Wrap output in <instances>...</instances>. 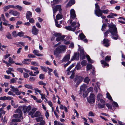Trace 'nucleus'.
I'll list each match as a JSON object with an SVG mask.
<instances>
[{
    "label": "nucleus",
    "mask_w": 125,
    "mask_h": 125,
    "mask_svg": "<svg viewBox=\"0 0 125 125\" xmlns=\"http://www.w3.org/2000/svg\"><path fill=\"white\" fill-rule=\"evenodd\" d=\"M105 105L108 108V109H111L112 108V105L109 104H106Z\"/></svg>",
    "instance_id": "680f3d73"
},
{
    "label": "nucleus",
    "mask_w": 125,
    "mask_h": 125,
    "mask_svg": "<svg viewBox=\"0 0 125 125\" xmlns=\"http://www.w3.org/2000/svg\"><path fill=\"white\" fill-rule=\"evenodd\" d=\"M59 48V49L60 51L62 52V51H65L66 49V46L65 45H60L58 47Z\"/></svg>",
    "instance_id": "2eb2a0df"
},
{
    "label": "nucleus",
    "mask_w": 125,
    "mask_h": 125,
    "mask_svg": "<svg viewBox=\"0 0 125 125\" xmlns=\"http://www.w3.org/2000/svg\"><path fill=\"white\" fill-rule=\"evenodd\" d=\"M112 105L113 107H117L118 106V105L117 103L115 102H113Z\"/></svg>",
    "instance_id": "4d7b16f0"
},
{
    "label": "nucleus",
    "mask_w": 125,
    "mask_h": 125,
    "mask_svg": "<svg viewBox=\"0 0 125 125\" xmlns=\"http://www.w3.org/2000/svg\"><path fill=\"white\" fill-rule=\"evenodd\" d=\"M31 64L32 65L34 66H38L39 65L38 63L36 62H31Z\"/></svg>",
    "instance_id": "3c124183"
},
{
    "label": "nucleus",
    "mask_w": 125,
    "mask_h": 125,
    "mask_svg": "<svg viewBox=\"0 0 125 125\" xmlns=\"http://www.w3.org/2000/svg\"><path fill=\"white\" fill-rule=\"evenodd\" d=\"M63 17V16L62 15L60 14H58L56 16V18L58 20H59L60 19H62Z\"/></svg>",
    "instance_id": "f704fd0d"
},
{
    "label": "nucleus",
    "mask_w": 125,
    "mask_h": 125,
    "mask_svg": "<svg viewBox=\"0 0 125 125\" xmlns=\"http://www.w3.org/2000/svg\"><path fill=\"white\" fill-rule=\"evenodd\" d=\"M6 36L9 39H12V37L11 34L9 32L7 33Z\"/></svg>",
    "instance_id": "c756f323"
},
{
    "label": "nucleus",
    "mask_w": 125,
    "mask_h": 125,
    "mask_svg": "<svg viewBox=\"0 0 125 125\" xmlns=\"http://www.w3.org/2000/svg\"><path fill=\"white\" fill-rule=\"evenodd\" d=\"M74 65V64H73L71 65L67 69L66 71H69L73 67Z\"/></svg>",
    "instance_id": "864d4df0"
},
{
    "label": "nucleus",
    "mask_w": 125,
    "mask_h": 125,
    "mask_svg": "<svg viewBox=\"0 0 125 125\" xmlns=\"http://www.w3.org/2000/svg\"><path fill=\"white\" fill-rule=\"evenodd\" d=\"M54 125H62V124L60 122L56 120L54 121Z\"/></svg>",
    "instance_id": "a19ab883"
},
{
    "label": "nucleus",
    "mask_w": 125,
    "mask_h": 125,
    "mask_svg": "<svg viewBox=\"0 0 125 125\" xmlns=\"http://www.w3.org/2000/svg\"><path fill=\"white\" fill-rule=\"evenodd\" d=\"M55 25H56V26L58 27H59V28L61 27L60 25V24H59L58 23V21L56 20H55Z\"/></svg>",
    "instance_id": "13d9d810"
},
{
    "label": "nucleus",
    "mask_w": 125,
    "mask_h": 125,
    "mask_svg": "<svg viewBox=\"0 0 125 125\" xmlns=\"http://www.w3.org/2000/svg\"><path fill=\"white\" fill-rule=\"evenodd\" d=\"M79 36L81 40H83L85 37V36L83 33H81L79 34Z\"/></svg>",
    "instance_id": "4c0bfd02"
},
{
    "label": "nucleus",
    "mask_w": 125,
    "mask_h": 125,
    "mask_svg": "<svg viewBox=\"0 0 125 125\" xmlns=\"http://www.w3.org/2000/svg\"><path fill=\"white\" fill-rule=\"evenodd\" d=\"M44 120L43 117H40L36 118V120L37 122H42V121H43Z\"/></svg>",
    "instance_id": "2f4dec72"
},
{
    "label": "nucleus",
    "mask_w": 125,
    "mask_h": 125,
    "mask_svg": "<svg viewBox=\"0 0 125 125\" xmlns=\"http://www.w3.org/2000/svg\"><path fill=\"white\" fill-rule=\"evenodd\" d=\"M11 34L12 36L14 37H16L17 36V34L16 31H13L11 33Z\"/></svg>",
    "instance_id": "de8ad7c7"
},
{
    "label": "nucleus",
    "mask_w": 125,
    "mask_h": 125,
    "mask_svg": "<svg viewBox=\"0 0 125 125\" xmlns=\"http://www.w3.org/2000/svg\"><path fill=\"white\" fill-rule=\"evenodd\" d=\"M106 25L105 24H103L102 27V31H104L105 29Z\"/></svg>",
    "instance_id": "0e129e2a"
},
{
    "label": "nucleus",
    "mask_w": 125,
    "mask_h": 125,
    "mask_svg": "<svg viewBox=\"0 0 125 125\" xmlns=\"http://www.w3.org/2000/svg\"><path fill=\"white\" fill-rule=\"evenodd\" d=\"M105 60L106 61H109L111 60V57L110 56H107L105 58Z\"/></svg>",
    "instance_id": "69168bd1"
},
{
    "label": "nucleus",
    "mask_w": 125,
    "mask_h": 125,
    "mask_svg": "<svg viewBox=\"0 0 125 125\" xmlns=\"http://www.w3.org/2000/svg\"><path fill=\"white\" fill-rule=\"evenodd\" d=\"M87 87V86L85 84H83L80 87L79 94H85L86 93V88Z\"/></svg>",
    "instance_id": "39448f33"
},
{
    "label": "nucleus",
    "mask_w": 125,
    "mask_h": 125,
    "mask_svg": "<svg viewBox=\"0 0 125 125\" xmlns=\"http://www.w3.org/2000/svg\"><path fill=\"white\" fill-rule=\"evenodd\" d=\"M39 30L37 29L35 26H33L32 29V33L35 35H36L38 33Z\"/></svg>",
    "instance_id": "ddd939ff"
},
{
    "label": "nucleus",
    "mask_w": 125,
    "mask_h": 125,
    "mask_svg": "<svg viewBox=\"0 0 125 125\" xmlns=\"http://www.w3.org/2000/svg\"><path fill=\"white\" fill-rule=\"evenodd\" d=\"M0 84L2 87L5 86V87H6L8 86V83H4V84L1 83H0Z\"/></svg>",
    "instance_id": "c03bdc74"
},
{
    "label": "nucleus",
    "mask_w": 125,
    "mask_h": 125,
    "mask_svg": "<svg viewBox=\"0 0 125 125\" xmlns=\"http://www.w3.org/2000/svg\"><path fill=\"white\" fill-rule=\"evenodd\" d=\"M6 96L0 97V100H6Z\"/></svg>",
    "instance_id": "e2e57ef3"
},
{
    "label": "nucleus",
    "mask_w": 125,
    "mask_h": 125,
    "mask_svg": "<svg viewBox=\"0 0 125 125\" xmlns=\"http://www.w3.org/2000/svg\"><path fill=\"white\" fill-rule=\"evenodd\" d=\"M86 57L87 58V60L89 62L91 63H93L94 62V61L93 60L91 59L90 57L87 54L86 55Z\"/></svg>",
    "instance_id": "393cba45"
},
{
    "label": "nucleus",
    "mask_w": 125,
    "mask_h": 125,
    "mask_svg": "<svg viewBox=\"0 0 125 125\" xmlns=\"http://www.w3.org/2000/svg\"><path fill=\"white\" fill-rule=\"evenodd\" d=\"M10 103L12 105V106H14V107H16L18 106L17 105H15L14 102L13 100H11V101Z\"/></svg>",
    "instance_id": "09e8293b"
},
{
    "label": "nucleus",
    "mask_w": 125,
    "mask_h": 125,
    "mask_svg": "<svg viewBox=\"0 0 125 125\" xmlns=\"http://www.w3.org/2000/svg\"><path fill=\"white\" fill-rule=\"evenodd\" d=\"M105 105L101 104L100 103H99L98 104L97 106L98 108L100 109L104 108Z\"/></svg>",
    "instance_id": "cd10ccee"
},
{
    "label": "nucleus",
    "mask_w": 125,
    "mask_h": 125,
    "mask_svg": "<svg viewBox=\"0 0 125 125\" xmlns=\"http://www.w3.org/2000/svg\"><path fill=\"white\" fill-rule=\"evenodd\" d=\"M101 63L104 65V66H109V64L106 63L103 60H101Z\"/></svg>",
    "instance_id": "58836bf2"
},
{
    "label": "nucleus",
    "mask_w": 125,
    "mask_h": 125,
    "mask_svg": "<svg viewBox=\"0 0 125 125\" xmlns=\"http://www.w3.org/2000/svg\"><path fill=\"white\" fill-rule=\"evenodd\" d=\"M32 13L29 11L27 12L26 13V17L27 19H29V18L32 16Z\"/></svg>",
    "instance_id": "412c9836"
},
{
    "label": "nucleus",
    "mask_w": 125,
    "mask_h": 125,
    "mask_svg": "<svg viewBox=\"0 0 125 125\" xmlns=\"http://www.w3.org/2000/svg\"><path fill=\"white\" fill-rule=\"evenodd\" d=\"M75 68L77 70H79L81 69V67L79 63H78L77 64V65L75 67Z\"/></svg>",
    "instance_id": "6e6d98bb"
},
{
    "label": "nucleus",
    "mask_w": 125,
    "mask_h": 125,
    "mask_svg": "<svg viewBox=\"0 0 125 125\" xmlns=\"http://www.w3.org/2000/svg\"><path fill=\"white\" fill-rule=\"evenodd\" d=\"M10 88L11 89L10 90L13 92H15L17 91L18 88H15L14 86H12L11 85L10 86Z\"/></svg>",
    "instance_id": "a878e982"
},
{
    "label": "nucleus",
    "mask_w": 125,
    "mask_h": 125,
    "mask_svg": "<svg viewBox=\"0 0 125 125\" xmlns=\"http://www.w3.org/2000/svg\"><path fill=\"white\" fill-rule=\"evenodd\" d=\"M70 19L69 20L70 23L71 24V26H66L65 28L68 30L72 31H74L77 27H79L80 25L79 23H77V25L74 26V25L76 24V22L73 21V20L71 19L72 18L74 19L76 16L75 13V11L73 9H71L70 11Z\"/></svg>",
    "instance_id": "f257e3e1"
},
{
    "label": "nucleus",
    "mask_w": 125,
    "mask_h": 125,
    "mask_svg": "<svg viewBox=\"0 0 125 125\" xmlns=\"http://www.w3.org/2000/svg\"><path fill=\"white\" fill-rule=\"evenodd\" d=\"M42 69L45 72H47V68L45 67H43L42 66H40Z\"/></svg>",
    "instance_id": "052dcab7"
},
{
    "label": "nucleus",
    "mask_w": 125,
    "mask_h": 125,
    "mask_svg": "<svg viewBox=\"0 0 125 125\" xmlns=\"http://www.w3.org/2000/svg\"><path fill=\"white\" fill-rule=\"evenodd\" d=\"M96 15L98 17L101 16V18L103 19H105L106 17L105 16L103 15V14L101 15H100V13H97V14H96Z\"/></svg>",
    "instance_id": "473e14b6"
},
{
    "label": "nucleus",
    "mask_w": 125,
    "mask_h": 125,
    "mask_svg": "<svg viewBox=\"0 0 125 125\" xmlns=\"http://www.w3.org/2000/svg\"><path fill=\"white\" fill-rule=\"evenodd\" d=\"M24 86L26 88L29 89H33L32 85L26 84Z\"/></svg>",
    "instance_id": "bb28decb"
},
{
    "label": "nucleus",
    "mask_w": 125,
    "mask_h": 125,
    "mask_svg": "<svg viewBox=\"0 0 125 125\" xmlns=\"http://www.w3.org/2000/svg\"><path fill=\"white\" fill-rule=\"evenodd\" d=\"M8 62L12 64L15 63V62L13 61V59L10 57L9 58Z\"/></svg>",
    "instance_id": "e433bc0d"
},
{
    "label": "nucleus",
    "mask_w": 125,
    "mask_h": 125,
    "mask_svg": "<svg viewBox=\"0 0 125 125\" xmlns=\"http://www.w3.org/2000/svg\"><path fill=\"white\" fill-rule=\"evenodd\" d=\"M109 40L108 39H104L103 40V44L106 47H108L109 45Z\"/></svg>",
    "instance_id": "4468645a"
},
{
    "label": "nucleus",
    "mask_w": 125,
    "mask_h": 125,
    "mask_svg": "<svg viewBox=\"0 0 125 125\" xmlns=\"http://www.w3.org/2000/svg\"><path fill=\"white\" fill-rule=\"evenodd\" d=\"M20 13L17 11L13 10L12 15L14 16H19L20 15Z\"/></svg>",
    "instance_id": "7c9ffc66"
},
{
    "label": "nucleus",
    "mask_w": 125,
    "mask_h": 125,
    "mask_svg": "<svg viewBox=\"0 0 125 125\" xmlns=\"http://www.w3.org/2000/svg\"><path fill=\"white\" fill-rule=\"evenodd\" d=\"M54 38H52L51 39V41H53L54 40V38L56 37V41H59L61 40H62L65 38L64 36H61L60 33H56L53 35Z\"/></svg>",
    "instance_id": "20e7f679"
},
{
    "label": "nucleus",
    "mask_w": 125,
    "mask_h": 125,
    "mask_svg": "<svg viewBox=\"0 0 125 125\" xmlns=\"http://www.w3.org/2000/svg\"><path fill=\"white\" fill-rule=\"evenodd\" d=\"M62 53L61 52L59 49V48L58 47L55 50L54 52V54L57 57H58L60 53Z\"/></svg>",
    "instance_id": "f8f14e48"
},
{
    "label": "nucleus",
    "mask_w": 125,
    "mask_h": 125,
    "mask_svg": "<svg viewBox=\"0 0 125 125\" xmlns=\"http://www.w3.org/2000/svg\"><path fill=\"white\" fill-rule=\"evenodd\" d=\"M79 55L78 54L75 53H74V56L72 58L71 61H73L74 60H78L79 59Z\"/></svg>",
    "instance_id": "dca6fc26"
},
{
    "label": "nucleus",
    "mask_w": 125,
    "mask_h": 125,
    "mask_svg": "<svg viewBox=\"0 0 125 125\" xmlns=\"http://www.w3.org/2000/svg\"><path fill=\"white\" fill-rule=\"evenodd\" d=\"M10 8H15V6L13 5H9L6 6H4L3 8L4 12L7 11Z\"/></svg>",
    "instance_id": "9d476101"
},
{
    "label": "nucleus",
    "mask_w": 125,
    "mask_h": 125,
    "mask_svg": "<svg viewBox=\"0 0 125 125\" xmlns=\"http://www.w3.org/2000/svg\"><path fill=\"white\" fill-rule=\"evenodd\" d=\"M23 110L24 113L26 112H28L31 108V107L30 105H29L27 107L26 106H24L23 107Z\"/></svg>",
    "instance_id": "1a4fd4ad"
},
{
    "label": "nucleus",
    "mask_w": 125,
    "mask_h": 125,
    "mask_svg": "<svg viewBox=\"0 0 125 125\" xmlns=\"http://www.w3.org/2000/svg\"><path fill=\"white\" fill-rule=\"evenodd\" d=\"M95 5L96 9L94 10V13L96 15L101 12V10L100 9L99 6L97 4H95Z\"/></svg>",
    "instance_id": "9b49d317"
},
{
    "label": "nucleus",
    "mask_w": 125,
    "mask_h": 125,
    "mask_svg": "<svg viewBox=\"0 0 125 125\" xmlns=\"http://www.w3.org/2000/svg\"><path fill=\"white\" fill-rule=\"evenodd\" d=\"M83 80V78L82 76H76L74 79V81L76 84H79Z\"/></svg>",
    "instance_id": "6e6552de"
},
{
    "label": "nucleus",
    "mask_w": 125,
    "mask_h": 125,
    "mask_svg": "<svg viewBox=\"0 0 125 125\" xmlns=\"http://www.w3.org/2000/svg\"><path fill=\"white\" fill-rule=\"evenodd\" d=\"M106 97L109 100H112L111 97L108 92L106 94Z\"/></svg>",
    "instance_id": "49530a36"
},
{
    "label": "nucleus",
    "mask_w": 125,
    "mask_h": 125,
    "mask_svg": "<svg viewBox=\"0 0 125 125\" xmlns=\"http://www.w3.org/2000/svg\"><path fill=\"white\" fill-rule=\"evenodd\" d=\"M80 54L81 57H83L82 58V59H84L85 57V55L84 53V50L83 49H82L80 50Z\"/></svg>",
    "instance_id": "b1692460"
},
{
    "label": "nucleus",
    "mask_w": 125,
    "mask_h": 125,
    "mask_svg": "<svg viewBox=\"0 0 125 125\" xmlns=\"http://www.w3.org/2000/svg\"><path fill=\"white\" fill-rule=\"evenodd\" d=\"M90 80V79L88 77H86L84 79V81L85 82L88 83H89Z\"/></svg>",
    "instance_id": "79ce46f5"
},
{
    "label": "nucleus",
    "mask_w": 125,
    "mask_h": 125,
    "mask_svg": "<svg viewBox=\"0 0 125 125\" xmlns=\"http://www.w3.org/2000/svg\"><path fill=\"white\" fill-rule=\"evenodd\" d=\"M117 16L116 14L111 13L109 15L107 16V17L109 18H113L114 16Z\"/></svg>",
    "instance_id": "4be33fe9"
},
{
    "label": "nucleus",
    "mask_w": 125,
    "mask_h": 125,
    "mask_svg": "<svg viewBox=\"0 0 125 125\" xmlns=\"http://www.w3.org/2000/svg\"><path fill=\"white\" fill-rule=\"evenodd\" d=\"M17 70L18 72L21 73H22L23 72L22 69L21 68H18L17 69Z\"/></svg>",
    "instance_id": "338daca9"
},
{
    "label": "nucleus",
    "mask_w": 125,
    "mask_h": 125,
    "mask_svg": "<svg viewBox=\"0 0 125 125\" xmlns=\"http://www.w3.org/2000/svg\"><path fill=\"white\" fill-rule=\"evenodd\" d=\"M40 125H46V123L45 122L44 120L43 121H42L40 123Z\"/></svg>",
    "instance_id": "5fc2aeb1"
},
{
    "label": "nucleus",
    "mask_w": 125,
    "mask_h": 125,
    "mask_svg": "<svg viewBox=\"0 0 125 125\" xmlns=\"http://www.w3.org/2000/svg\"><path fill=\"white\" fill-rule=\"evenodd\" d=\"M36 108H33L31 110L29 113V115L31 116V117H34V115H33L34 113L36 111Z\"/></svg>",
    "instance_id": "f3484780"
},
{
    "label": "nucleus",
    "mask_w": 125,
    "mask_h": 125,
    "mask_svg": "<svg viewBox=\"0 0 125 125\" xmlns=\"http://www.w3.org/2000/svg\"><path fill=\"white\" fill-rule=\"evenodd\" d=\"M102 97V95L101 94H98L97 95V100L99 101L101 99Z\"/></svg>",
    "instance_id": "603ef678"
},
{
    "label": "nucleus",
    "mask_w": 125,
    "mask_h": 125,
    "mask_svg": "<svg viewBox=\"0 0 125 125\" xmlns=\"http://www.w3.org/2000/svg\"><path fill=\"white\" fill-rule=\"evenodd\" d=\"M52 9L53 10L54 16H55V13L57 11L59 10L60 13L61 12L62 9L61 8V6L60 5H57L55 6V8H54L53 7H52Z\"/></svg>",
    "instance_id": "0eeeda50"
},
{
    "label": "nucleus",
    "mask_w": 125,
    "mask_h": 125,
    "mask_svg": "<svg viewBox=\"0 0 125 125\" xmlns=\"http://www.w3.org/2000/svg\"><path fill=\"white\" fill-rule=\"evenodd\" d=\"M30 69L34 71H37L38 69V68L34 66H31V67Z\"/></svg>",
    "instance_id": "bf43d9fd"
},
{
    "label": "nucleus",
    "mask_w": 125,
    "mask_h": 125,
    "mask_svg": "<svg viewBox=\"0 0 125 125\" xmlns=\"http://www.w3.org/2000/svg\"><path fill=\"white\" fill-rule=\"evenodd\" d=\"M67 74L68 75H70L71 74V75L70 77V78L72 79L73 78L74 74V73L73 71H69L67 73Z\"/></svg>",
    "instance_id": "6ab92c4d"
},
{
    "label": "nucleus",
    "mask_w": 125,
    "mask_h": 125,
    "mask_svg": "<svg viewBox=\"0 0 125 125\" xmlns=\"http://www.w3.org/2000/svg\"><path fill=\"white\" fill-rule=\"evenodd\" d=\"M52 112H54V114L55 115L56 117L57 118H58L59 117L58 115L56 112V111L55 110L54 111V107H52Z\"/></svg>",
    "instance_id": "c85d7f7f"
},
{
    "label": "nucleus",
    "mask_w": 125,
    "mask_h": 125,
    "mask_svg": "<svg viewBox=\"0 0 125 125\" xmlns=\"http://www.w3.org/2000/svg\"><path fill=\"white\" fill-rule=\"evenodd\" d=\"M75 3V1L74 0H70L66 6L67 7L70 6Z\"/></svg>",
    "instance_id": "aec40b11"
},
{
    "label": "nucleus",
    "mask_w": 125,
    "mask_h": 125,
    "mask_svg": "<svg viewBox=\"0 0 125 125\" xmlns=\"http://www.w3.org/2000/svg\"><path fill=\"white\" fill-rule=\"evenodd\" d=\"M16 114L13 115V117L14 118H17L13 119L12 120V122H19L21 121L20 118H21L22 115V113L21 110L20 109H17L15 112Z\"/></svg>",
    "instance_id": "7ed1b4c3"
},
{
    "label": "nucleus",
    "mask_w": 125,
    "mask_h": 125,
    "mask_svg": "<svg viewBox=\"0 0 125 125\" xmlns=\"http://www.w3.org/2000/svg\"><path fill=\"white\" fill-rule=\"evenodd\" d=\"M41 115L40 113L38 111H37L35 113L34 116V117H38L40 115Z\"/></svg>",
    "instance_id": "72a5a7b5"
},
{
    "label": "nucleus",
    "mask_w": 125,
    "mask_h": 125,
    "mask_svg": "<svg viewBox=\"0 0 125 125\" xmlns=\"http://www.w3.org/2000/svg\"><path fill=\"white\" fill-rule=\"evenodd\" d=\"M87 61L85 60L82 61L81 62V64L83 66H85L86 65Z\"/></svg>",
    "instance_id": "ea45409f"
},
{
    "label": "nucleus",
    "mask_w": 125,
    "mask_h": 125,
    "mask_svg": "<svg viewBox=\"0 0 125 125\" xmlns=\"http://www.w3.org/2000/svg\"><path fill=\"white\" fill-rule=\"evenodd\" d=\"M70 58V54H67L63 58L62 61L63 62H66L69 61Z\"/></svg>",
    "instance_id": "a211bd4d"
},
{
    "label": "nucleus",
    "mask_w": 125,
    "mask_h": 125,
    "mask_svg": "<svg viewBox=\"0 0 125 125\" xmlns=\"http://www.w3.org/2000/svg\"><path fill=\"white\" fill-rule=\"evenodd\" d=\"M15 8H14L15 9H18L20 10H21L22 9V7L19 5H17L15 6Z\"/></svg>",
    "instance_id": "37998d69"
},
{
    "label": "nucleus",
    "mask_w": 125,
    "mask_h": 125,
    "mask_svg": "<svg viewBox=\"0 0 125 125\" xmlns=\"http://www.w3.org/2000/svg\"><path fill=\"white\" fill-rule=\"evenodd\" d=\"M34 90L35 91V93L36 94H37V93L36 92L39 93L40 94H41V93L42 92L40 90L38 89L37 88H34Z\"/></svg>",
    "instance_id": "8fccbe9b"
},
{
    "label": "nucleus",
    "mask_w": 125,
    "mask_h": 125,
    "mask_svg": "<svg viewBox=\"0 0 125 125\" xmlns=\"http://www.w3.org/2000/svg\"><path fill=\"white\" fill-rule=\"evenodd\" d=\"M109 12V10L108 9L102 10H101V12L99 13L100 15H102L103 13L107 14Z\"/></svg>",
    "instance_id": "5701e85b"
},
{
    "label": "nucleus",
    "mask_w": 125,
    "mask_h": 125,
    "mask_svg": "<svg viewBox=\"0 0 125 125\" xmlns=\"http://www.w3.org/2000/svg\"><path fill=\"white\" fill-rule=\"evenodd\" d=\"M24 33L22 31L19 32L17 34V36L20 37L23 36L24 35Z\"/></svg>",
    "instance_id": "a18cd8bd"
},
{
    "label": "nucleus",
    "mask_w": 125,
    "mask_h": 125,
    "mask_svg": "<svg viewBox=\"0 0 125 125\" xmlns=\"http://www.w3.org/2000/svg\"><path fill=\"white\" fill-rule=\"evenodd\" d=\"M93 91V88L92 87H90L87 89V91L88 92H92Z\"/></svg>",
    "instance_id": "774afa93"
},
{
    "label": "nucleus",
    "mask_w": 125,
    "mask_h": 125,
    "mask_svg": "<svg viewBox=\"0 0 125 125\" xmlns=\"http://www.w3.org/2000/svg\"><path fill=\"white\" fill-rule=\"evenodd\" d=\"M92 68V65L91 64H88L86 66L87 70V71L91 69Z\"/></svg>",
    "instance_id": "c9c22d12"
},
{
    "label": "nucleus",
    "mask_w": 125,
    "mask_h": 125,
    "mask_svg": "<svg viewBox=\"0 0 125 125\" xmlns=\"http://www.w3.org/2000/svg\"><path fill=\"white\" fill-rule=\"evenodd\" d=\"M87 100L88 102L89 103H94L95 102L94 94L91 93L89 97L87 98Z\"/></svg>",
    "instance_id": "423d86ee"
},
{
    "label": "nucleus",
    "mask_w": 125,
    "mask_h": 125,
    "mask_svg": "<svg viewBox=\"0 0 125 125\" xmlns=\"http://www.w3.org/2000/svg\"><path fill=\"white\" fill-rule=\"evenodd\" d=\"M109 30L112 35V38L115 40L119 39V37L117 34V29L116 26L114 25H109Z\"/></svg>",
    "instance_id": "f03ea898"
}]
</instances>
